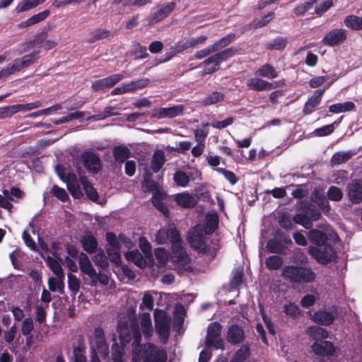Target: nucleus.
I'll use <instances>...</instances> for the list:
<instances>
[{"label": "nucleus", "instance_id": "obj_1", "mask_svg": "<svg viewBox=\"0 0 362 362\" xmlns=\"http://www.w3.org/2000/svg\"><path fill=\"white\" fill-rule=\"evenodd\" d=\"M117 329L122 345L129 341L131 335L134 338L132 344V361L139 362L141 358L144 362H166L167 356L164 350L160 349L151 344L141 347V333L139 325L131 317L121 316L118 321Z\"/></svg>", "mask_w": 362, "mask_h": 362}, {"label": "nucleus", "instance_id": "obj_2", "mask_svg": "<svg viewBox=\"0 0 362 362\" xmlns=\"http://www.w3.org/2000/svg\"><path fill=\"white\" fill-rule=\"evenodd\" d=\"M156 241L158 245L170 243L172 254L170 258L180 270L189 271L192 269L190 259L183 248V242L179 232L173 223L160 228L156 235Z\"/></svg>", "mask_w": 362, "mask_h": 362}, {"label": "nucleus", "instance_id": "obj_3", "mask_svg": "<svg viewBox=\"0 0 362 362\" xmlns=\"http://www.w3.org/2000/svg\"><path fill=\"white\" fill-rule=\"evenodd\" d=\"M218 225V217L216 213H209L205 216L203 225L198 224L191 229L187 235L189 243L192 247L206 253L208 252L204 235L214 232Z\"/></svg>", "mask_w": 362, "mask_h": 362}, {"label": "nucleus", "instance_id": "obj_4", "mask_svg": "<svg viewBox=\"0 0 362 362\" xmlns=\"http://www.w3.org/2000/svg\"><path fill=\"white\" fill-rule=\"evenodd\" d=\"M281 276L283 279L293 284L309 283L315 278V274L310 268L293 265L284 267Z\"/></svg>", "mask_w": 362, "mask_h": 362}, {"label": "nucleus", "instance_id": "obj_5", "mask_svg": "<svg viewBox=\"0 0 362 362\" xmlns=\"http://www.w3.org/2000/svg\"><path fill=\"white\" fill-rule=\"evenodd\" d=\"M156 330L160 340L166 343L169 337L171 318L162 310L156 309L154 311Z\"/></svg>", "mask_w": 362, "mask_h": 362}, {"label": "nucleus", "instance_id": "obj_6", "mask_svg": "<svg viewBox=\"0 0 362 362\" xmlns=\"http://www.w3.org/2000/svg\"><path fill=\"white\" fill-rule=\"evenodd\" d=\"M38 52L15 59L0 71V77H6L34 64L38 59Z\"/></svg>", "mask_w": 362, "mask_h": 362}, {"label": "nucleus", "instance_id": "obj_7", "mask_svg": "<svg viewBox=\"0 0 362 362\" xmlns=\"http://www.w3.org/2000/svg\"><path fill=\"white\" fill-rule=\"evenodd\" d=\"M221 325L217 322H211L208 326L206 345L207 347H213L216 349H224V344L221 338Z\"/></svg>", "mask_w": 362, "mask_h": 362}, {"label": "nucleus", "instance_id": "obj_8", "mask_svg": "<svg viewBox=\"0 0 362 362\" xmlns=\"http://www.w3.org/2000/svg\"><path fill=\"white\" fill-rule=\"evenodd\" d=\"M106 240L108 243L106 250L110 260L116 265H119L121 263L119 236L117 238L113 233L109 232L106 233Z\"/></svg>", "mask_w": 362, "mask_h": 362}, {"label": "nucleus", "instance_id": "obj_9", "mask_svg": "<svg viewBox=\"0 0 362 362\" xmlns=\"http://www.w3.org/2000/svg\"><path fill=\"white\" fill-rule=\"evenodd\" d=\"M309 253L321 264L331 262L335 257V252L331 245H325L320 247H310Z\"/></svg>", "mask_w": 362, "mask_h": 362}, {"label": "nucleus", "instance_id": "obj_10", "mask_svg": "<svg viewBox=\"0 0 362 362\" xmlns=\"http://www.w3.org/2000/svg\"><path fill=\"white\" fill-rule=\"evenodd\" d=\"M321 214L314 207L308 208L305 214H298L293 216V221L306 229L313 226V221L320 219Z\"/></svg>", "mask_w": 362, "mask_h": 362}, {"label": "nucleus", "instance_id": "obj_11", "mask_svg": "<svg viewBox=\"0 0 362 362\" xmlns=\"http://www.w3.org/2000/svg\"><path fill=\"white\" fill-rule=\"evenodd\" d=\"M185 107L182 105L169 107L155 108L151 112V117L156 119L173 118L182 115Z\"/></svg>", "mask_w": 362, "mask_h": 362}, {"label": "nucleus", "instance_id": "obj_12", "mask_svg": "<svg viewBox=\"0 0 362 362\" xmlns=\"http://www.w3.org/2000/svg\"><path fill=\"white\" fill-rule=\"evenodd\" d=\"M4 196L0 194V207L7 209L9 212L11 211L13 204L10 202H17L23 196V192L16 187L11 188L10 191L8 189L3 190Z\"/></svg>", "mask_w": 362, "mask_h": 362}, {"label": "nucleus", "instance_id": "obj_13", "mask_svg": "<svg viewBox=\"0 0 362 362\" xmlns=\"http://www.w3.org/2000/svg\"><path fill=\"white\" fill-rule=\"evenodd\" d=\"M81 160L86 169L92 174L100 170L101 165L98 156L93 151H85L81 155Z\"/></svg>", "mask_w": 362, "mask_h": 362}, {"label": "nucleus", "instance_id": "obj_14", "mask_svg": "<svg viewBox=\"0 0 362 362\" xmlns=\"http://www.w3.org/2000/svg\"><path fill=\"white\" fill-rule=\"evenodd\" d=\"M347 37V31L343 28L334 29L328 32L322 39L324 45L333 47L344 42Z\"/></svg>", "mask_w": 362, "mask_h": 362}, {"label": "nucleus", "instance_id": "obj_15", "mask_svg": "<svg viewBox=\"0 0 362 362\" xmlns=\"http://www.w3.org/2000/svg\"><path fill=\"white\" fill-rule=\"evenodd\" d=\"M124 78L122 74H115L110 76L95 81L91 88L94 91H100L106 88H111Z\"/></svg>", "mask_w": 362, "mask_h": 362}, {"label": "nucleus", "instance_id": "obj_16", "mask_svg": "<svg viewBox=\"0 0 362 362\" xmlns=\"http://www.w3.org/2000/svg\"><path fill=\"white\" fill-rule=\"evenodd\" d=\"M337 316V310L335 307L327 310L315 312L313 315V320L322 325H331Z\"/></svg>", "mask_w": 362, "mask_h": 362}, {"label": "nucleus", "instance_id": "obj_17", "mask_svg": "<svg viewBox=\"0 0 362 362\" xmlns=\"http://www.w3.org/2000/svg\"><path fill=\"white\" fill-rule=\"evenodd\" d=\"M347 194L353 204L362 202V186L360 180H354L348 185Z\"/></svg>", "mask_w": 362, "mask_h": 362}, {"label": "nucleus", "instance_id": "obj_18", "mask_svg": "<svg viewBox=\"0 0 362 362\" xmlns=\"http://www.w3.org/2000/svg\"><path fill=\"white\" fill-rule=\"evenodd\" d=\"M247 86L251 90L262 91L275 88L278 86V83L276 82L269 83L259 78H252L247 81Z\"/></svg>", "mask_w": 362, "mask_h": 362}, {"label": "nucleus", "instance_id": "obj_19", "mask_svg": "<svg viewBox=\"0 0 362 362\" xmlns=\"http://www.w3.org/2000/svg\"><path fill=\"white\" fill-rule=\"evenodd\" d=\"M56 171L62 180L66 183L67 188L70 193L80 189L79 184L76 180V177L74 173L65 175L60 166L56 167Z\"/></svg>", "mask_w": 362, "mask_h": 362}, {"label": "nucleus", "instance_id": "obj_20", "mask_svg": "<svg viewBox=\"0 0 362 362\" xmlns=\"http://www.w3.org/2000/svg\"><path fill=\"white\" fill-rule=\"evenodd\" d=\"M94 341L96 344L98 351L103 357L106 358L108 356V347L105 342L104 331L100 327H96L94 330Z\"/></svg>", "mask_w": 362, "mask_h": 362}, {"label": "nucleus", "instance_id": "obj_21", "mask_svg": "<svg viewBox=\"0 0 362 362\" xmlns=\"http://www.w3.org/2000/svg\"><path fill=\"white\" fill-rule=\"evenodd\" d=\"M200 176L201 173L197 169H194L192 172H190L189 175L182 170H177L174 174L173 180L177 185L185 187L189 182L190 177H192L193 179H195L197 177H199Z\"/></svg>", "mask_w": 362, "mask_h": 362}, {"label": "nucleus", "instance_id": "obj_22", "mask_svg": "<svg viewBox=\"0 0 362 362\" xmlns=\"http://www.w3.org/2000/svg\"><path fill=\"white\" fill-rule=\"evenodd\" d=\"M312 349L315 354L324 356H333L335 352L333 344L327 341L315 342L312 346Z\"/></svg>", "mask_w": 362, "mask_h": 362}, {"label": "nucleus", "instance_id": "obj_23", "mask_svg": "<svg viewBox=\"0 0 362 362\" xmlns=\"http://www.w3.org/2000/svg\"><path fill=\"white\" fill-rule=\"evenodd\" d=\"M325 89H319L315 91L313 95L305 103L303 112L305 115L311 114L320 105Z\"/></svg>", "mask_w": 362, "mask_h": 362}, {"label": "nucleus", "instance_id": "obj_24", "mask_svg": "<svg viewBox=\"0 0 362 362\" xmlns=\"http://www.w3.org/2000/svg\"><path fill=\"white\" fill-rule=\"evenodd\" d=\"M175 4L170 2L163 5L156 12H155L150 18L151 23H158L163 19L165 18L174 10Z\"/></svg>", "mask_w": 362, "mask_h": 362}, {"label": "nucleus", "instance_id": "obj_25", "mask_svg": "<svg viewBox=\"0 0 362 362\" xmlns=\"http://www.w3.org/2000/svg\"><path fill=\"white\" fill-rule=\"evenodd\" d=\"M174 200L177 205L184 208H192L197 204L195 197L188 192H182L175 194Z\"/></svg>", "mask_w": 362, "mask_h": 362}, {"label": "nucleus", "instance_id": "obj_26", "mask_svg": "<svg viewBox=\"0 0 362 362\" xmlns=\"http://www.w3.org/2000/svg\"><path fill=\"white\" fill-rule=\"evenodd\" d=\"M245 338L243 329L238 325H232L228 329L227 340L233 344L240 343Z\"/></svg>", "mask_w": 362, "mask_h": 362}, {"label": "nucleus", "instance_id": "obj_27", "mask_svg": "<svg viewBox=\"0 0 362 362\" xmlns=\"http://www.w3.org/2000/svg\"><path fill=\"white\" fill-rule=\"evenodd\" d=\"M139 320L142 332L146 339H149L153 334L151 318L149 313H143L139 315Z\"/></svg>", "mask_w": 362, "mask_h": 362}, {"label": "nucleus", "instance_id": "obj_28", "mask_svg": "<svg viewBox=\"0 0 362 362\" xmlns=\"http://www.w3.org/2000/svg\"><path fill=\"white\" fill-rule=\"evenodd\" d=\"M78 264L82 273L88 276L89 278L91 276H94L95 270L86 254L82 252L79 255Z\"/></svg>", "mask_w": 362, "mask_h": 362}, {"label": "nucleus", "instance_id": "obj_29", "mask_svg": "<svg viewBox=\"0 0 362 362\" xmlns=\"http://www.w3.org/2000/svg\"><path fill=\"white\" fill-rule=\"evenodd\" d=\"M307 334L315 340V342L322 341L328 337V332L322 327L317 326L309 327L306 330Z\"/></svg>", "mask_w": 362, "mask_h": 362}, {"label": "nucleus", "instance_id": "obj_30", "mask_svg": "<svg viewBox=\"0 0 362 362\" xmlns=\"http://www.w3.org/2000/svg\"><path fill=\"white\" fill-rule=\"evenodd\" d=\"M310 199L313 202L318 205V206L324 211H329V204L323 193L320 190H315L311 196Z\"/></svg>", "mask_w": 362, "mask_h": 362}, {"label": "nucleus", "instance_id": "obj_31", "mask_svg": "<svg viewBox=\"0 0 362 362\" xmlns=\"http://www.w3.org/2000/svg\"><path fill=\"white\" fill-rule=\"evenodd\" d=\"M83 248L88 253H92L97 247V241L95 237L90 233H85L81 239Z\"/></svg>", "mask_w": 362, "mask_h": 362}, {"label": "nucleus", "instance_id": "obj_32", "mask_svg": "<svg viewBox=\"0 0 362 362\" xmlns=\"http://www.w3.org/2000/svg\"><path fill=\"white\" fill-rule=\"evenodd\" d=\"M124 256L128 261L133 262L139 268H144L146 266V259L137 250L129 251Z\"/></svg>", "mask_w": 362, "mask_h": 362}, {"label": "nucleus", "instance_id": "obj_33", "mask_svg": "<svg viewBox=\"0 0 362 362\" xmlns=\"http://www.w3.org/2000/svg\"><path fill=\"white\" fill-rule=\"evenodd\" d=\"M46 263L57 278L64 279V274L61 263L56 257H47Z\"/></svg>", "mask_w": 362, "mask_h": 362}, {"label": "nucleus", "instance_id": "obj_34", "mask_svg": "<svg viewBox=\"0 0 362 362\" xmlns=\"http://www.w3.org/2000/svg\"><path fill=\"white\" fill-rule=\"evenodd\" d=\"M308 239L318 247L326 245L327 235L320 230L313 229L308 233Z\"/></svg>", "mask_w": 362, "mask_h": 362}, {"label": "nucleus", "instance_id": "obj_35", "mask_svg": "<svg viewBox=\"0 0 362 362\" xmlns=\"http://www.w3.org/2000/svg\"><path fill=\"white\" fill-rule=\"evenodd\" d=\"M355 104L351 101L336 103L329 107V111L332 113L338 114L341 112H349L354 110Z\"/></svg>", "mask_w": 362, "mask_h": 362}, {"label": "nucleus", "instance_id": "obj_36", "mask_svg": "<svg viewBox=\"0 0 362 362\" xmlns=\"http://www.w3.org/2000/svg\"><path fill=\"white\" fill-rule=\"evenodd\" d=\"M250 356V347L244 344L235 353L230 362H249Z\"/></svg>", "mask_w": 362, "mask_h": 362}, {"label": "nucleus", "instance_id": "obj_37", "mask_svg": "<svg viewBox=\"0 0 362 362\" xmlns=\"http://www.w3.org/2000/svg\"><path fill=\"white\" fill-rule=\"evenodd\" d=\"M255 76L257 77H265L272 79L278 76V72L272 65L267 64L259 67L255 71Z\"/></svg>", "mask_w": 362, "mask_h": 362}, {"label": "nucleus", "instance_id": "obj_38", "mask_svg": "<svg viewBox=\"0 0 362 362\" xmlns=\"http://www.w3.org/2000/svg\"><path fill=\"white\" fill-rule=\"evenodd\" d=\"M165 162V155L163 151H156L154 152L151 160V169L153 172H158Z\"/></svg>", "mask_w": 362, "mask_h": 362}, {"label": "nucleus", "instance_id": "obj_39", "mask_svg": "<svg viewBox=\"0 0 362 362\" xmlns=\"http://www.w3.org/2000/svg\"><path fill=\"white\" fill-rule=\"evenodd\" d=\"M45 1V0H23L16 6L15 10L17 13L25 12L42 4Z\"/></svg>", "mask_w": 362, "mask_h": 362}, {"label": "nucleus", "instance_id": "obj_40", "mask_svg": "<svg viewBox=\"0 0 362 362\" xmlns=\"http://www.w3.org/2000/svg\"><path fill=\"white\" fill-rule=\"evenodd\" d=\"M344 25L352 30H362V17L355 15H349L344 20Z\"/></svg>", "mask_w": 362, "mask_h": 362}, {"label": "nucleus", "instance_id": "obj_41", "mask_svg": "<svg viewBox=\"0 0 362 362\" xmlns=\"http://www.w3.org/2000/svg\"><path fill=\"white\" fill-rule=\"evenodd\" d=\"M153 293L156 294V292L153 291H146L144 293L141 303L139 305L140 310L146 309L148 311L153 310L154 305Z\"/></svg>", "mask_w": 362, "mask_h": 362}, {"label": "nucleus", "instance_id": "obj_42", "mask_svg": "<svg viewBox=\"0 0 362 362\" xmlns=\"http://www.w3.org/2000/svg\"><path fill=\"white\" fill-rule=\"evenodd\" d=\"M213 64L210 67H206L203 70V75L213 74L219 69L220 62L218 60L216 54L212 55L202 63V65H209Z\"/></svg>", "mask_w": 362, "mask_h": 362}, {"label": "nucleus", "instance_id": "obj_43", "mask_svg": "<svg viewBox=\"0 0 362 362\" xmlns=\"http://www.w3.org/2000/svg\"><path fill=\"white\" fill-rule=\"evenodd\" d=\"M354 155V153L351 151L337 152L332 156L331 162L333 165H340L349 160Z\"/></svg>", "mask_w": 362, "mask_h": 362}, {"label": "nucleus", "instance_id": "obj_44", "mask_svg": "<svg viewBox=\"0 0 362 362\" xmlns=\"http://www.w3.org/2000/svg\"><path fill=\"white\" fill-rule=\"evenodd\" d=\"M130 152L127 147L124 146H119L115 147L113 149V156L119 163H123L129 156Z\"/></svg>", "mask_w": 362, "mask_h": 362}, {"label": "nucleus", "instance_id": "obj_45", "mask_svg": "<svg viewBox=\"0 0 362 362\" xmlns=\"http://www.w3.org/2000/svg\"><path fill=\"white\" fill-rule=\"evenodd\" d=\"M81 182L83 185V187L85 190V192L87 197L92 201L96 202L98 198V194L96 190L93 188V187L88 182L86 177H81Z\"/></svg>", "mask_w": 362, "mask_h": 362}, {"label": "nucleus", "instance_id": "obj_46", "mask_svg": "<svg viewBox=\"0 0 362 362\" xmlns=\"http://www.w3.org/2000/svg\"><path fill=\"white\" fill-rule=\"evenodd\" d=\"M156 259L157 260L158 266L159 267H165L169 260V253L163 247H158L154 252Z\"/></svg>", "mask_w": 362, "mask_h": 362}, {"label": "nucleus", "instance_id": "obj_47", "mask_svg": "<svg viewBox=\"0 0 362 362\" xmlns=\"http://www.w3.org/2000/svg\"><path fill=\"white\" fill-rule=\"evenodd\" d=\"M115 109V107L109 106L104 109V110L99 114L92 115L88 117V120H102L105 119L111 116L119 115V113L117 112H114L113 110Z\"/></svg>", "mask_w": 362, "mask_h": 362}, {"label": "nucleus", "instance_id": "obj_48", "mask_svg": "<svg viewBox=\"0 0 362 362\" xmlns=\"http://www.w3.org/2000/svg\"><path fill=\"white\" fill-rule=\"evenodd\" d=\"M283 310L286 316L293 318L298 317L301 313L299 307L296 304L291 302L286 303L283 307Z\"/></svg>", "mask_w": 362, "mask_h": 362}, {"label": "nucleus", "instance_id": "obj_49", "mask_svg": "<svg viewBox=\"0 0 362 362\" xmlns=\"http://www.w3.org/2000/svg\"><path fill=\"white\" fill-rule=\"evenodd\" d=\"M268 251L272 253L286 254V248L279 242L275 240H270L267 244Z\"/></svg>", "mask_w": 362, "mask_h": 362}, {"label": "nucleus", "instance_id": "obj_50", "mask_svg": "<svg viewBox=\"0 0 362 362\" xmlns=\"http://www.w3.org/2000/svg\"><path fill=\"white\" fill-rule=\"evenodd\" d=\"M64 279H57L51 277L48 279V286L49 289L52 292H59L60 294H62L64 292V284H63Z\"/></svg>", "mask_w": 362, "mask_h": 362}, {"label": "nucleus", "instance_id": "obj_51", "mask_svg": "<svg viewBox=\"0 0 362 362\" xmlns=\"http://www.w3.org/2000/svg\"><path fill=\"white\" fill-rule=\"evenodd\" d=\"M13 105L16 113H18L19 112H27L37 109L42 106V103L40 101H35L26 104H17Z\"/></svg>", "mask_w": 362, "mask_h": 362}, {"label": "nucleus", "instance_id": "obj_52", "mask_svg": "<svg viewBox=\"0 0 362 362\" xmlns=\"http://www.w3.org/2000/svg\"><path fill=\"white\" fill-rule=\"evenodd\" d=\"M235 37V35L233 33H230L221 40L216 42L214 45H212L213 48L215 52L228 46L230 43H231Z\"/></svg>", "mask_w": 362, "mask_h": 362}, {"label": "nucleus", "instance_id": "obj_53", "mask_svg": "<svg viewBox=\"0 0 362 362\" xmlns=\"http://www.w3.org/2000/svg\"><path fill=\"white\" fill-rule=\"evenodd\" d=\"M90 285L92 286H97L98 284H100L101 286H107L109 284V277L105 274L101 273H97L96 271L95 272L94 276H90Z\"/></svg>", "mask_w": 362, "mask_h": 362}, {"label": "nucleus", "instance_id": "obj_54", "mask_svg": "<svg viewBox=\"0 0 362 362\" xmlns=\"http://www.w3.org/2000/svg\"><path fill=\"white\" fill-rule=\"evenodd\" d=\"M314 4H316L315 12L320 15L326 12L332 5V0H313Z\"/></svg>", "mask_w": 362, "mask_h": 362}, {"label": "nucleus", "instance_id": "obj_55", "mask_svg": "<svg viewBox=\"0 0 362 362\" xmlns=\"http://www.w3.org/2000/svg\"><path fill=\"white\" fill-rule=\"evenodd\" d=\"M265 264L269 269H277L283 264V259L279 256L273 255L266 259Z\"/></svg>", "mask_w": 362, "mask_h": 362}, {"label": "nucleus", "instance_id": "obj_56", "mask_svg": "<svg viewBox=\"0 0 362 362\" xmlns=\"http://www.w3.org/2000/svg\"><path fill=\"white\" fill-rule=\"evenodd\" d=\"M224 95L220 92H213L203 100L202 103L204 105H210L223 100Z\"/></svg>", "mask_w": 362, "mask_h": 362}, {"label": "nucleus", "instance_id": "obj_57", "mask_svg": "<svg viewBox=\"0 0 362 362\" xmlns=\"http://www.w3.org/2000/svg\"><path fill=\"white\" fill-rule=\"evenodd\" d=\"M286 45V39L282 37H279L274 39L267 45V48L269 49L281 50L283 49Z\"/></svg>", "mask_w": 362, "mask_h": 362}, {"label": "nucleus", "instance_id": "obj_58", "mask_svg": "<svg viewBox=\"0 0 362 362\" xmlns=\"http://www.w3.org/2000/svg\"><path fill=\"white\" fill-rule=\"evenodd\" d=\"M150 83V80L147 78H143L129 82L131 92L142 89L146 87Z\"/></svg>", "mask_w": 362, "mask_h": 362}, {"label": "nucleus", "instance_id": "obj_59", "mask_svg": "<svg viewBox=\"0 0 362 362\" xmlns=\"http://www.w3.org/2000/svg\"><path fill=\"white\" fill-rule=\"evenodd\" d=\"M238 52V49L234 47H230L224 49L222 52H220L216 54L218 57V60L219 61L220 64L224 61H226L228 59L232 57L235 54V53Z\"/></svg>", "mask_w": 362, "mask_h": 362}, {"label": "nucleus", "instance_id": "obj_60", "mask_svg": "<svg viewBox=\"0 0 362 362\" xmlns=\"http://www.w3.org/2000/svg\"><path fill=\"white\" fill-rule=\"evenodd\" d=\"M93 262L98 267L105 269L108 266L107 257L103 252L97 253L93 257Z\"/></svg>", "mask_w": 362, "mask_h": 362}, {"label": "nucleus", "instance_id": "obj_61", "mask_svg": "<svg viewBox=\"0 0 362 362\" xmlns=\"http://www.w3.org/2000/svg\"><path fill=\"white\" fill-rule=\"evenodd\" d=\"M214 170H216L218 173L222 174L224 176V177L231 185H235L238 181V178H237L236 175L232 171L227 170L222 168H215Z\"/></svg>", "mask_w": 362, "mask_h": 362}, {"label": "nucleus", "instance_id": "obj_62", "mask_svg": "<svg viewBox=\"0 0 362 362\" xmlns=\"http://www.w3.org/2000/svg\"><path fill=\"white\" fill-rule=\"evenodd\" d=\"M68 286L74 295L79 290V281L78 278L73 274H68Z\"/></svg>", "mask_w": 362, "mask_h": 362}, {"label": "nucleus", "instance_id": "obj_63", "mask_svg": "<svg viewBox=\"0 0 362 362\" xmlns=\"http://www.w3.org/2000/svg\"><path fill=\"white\" fill-rule=\"evenodd\" d=\"M333 132V125L327 124L315 129V131L313 132V134L315 136L321 137L328 136L331 134Z\"/></svg>", "mask_w": 362, "mask_h": 362}, {"label": "nucleus", "instance_id": "obj_64", "mask_svg": "<svg viewBox=\"0 0 362 362\" xmlns=\"http://www.w3.org/2000/svg\"><path fill=\"white\" fill-rule=\"evenodd\" d=\"M327 196L332 201H339L342 198V192L339 188L332 186L328 189Z\"/></svg>", "mask_w": 362, "mask_h": 362}]
</instances>
